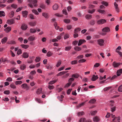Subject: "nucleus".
<instances>
[{
	"label": "nucleus",
	"instance_id": "nucleus-1",
	"mask_svg": "<svg viewBox=\"0 0 122 122\" xmlns=\"http://www.w3.org/2000/svg\"><path fill=\"white\" fill-rule=\"evenodd\" d=\"M28 1L29 2V6L31 8L33 7H36L37 6L36 4L37 2V0H28Z\"/></svg>",
	"mask_w": 122,
	"mask_h": 122
},
{
	"label": "nucleus",
	"instance_id": "nucleus-2",
	"mask_svg": "<svg viewBox=\"0 0 122 122\" xmlns=\"http://www.w3.org/2000/svg\"><path fill=\"white\" fill-rule=\"evenodd\" d=\"M111 117L112 118H113L112 119L113 121L115 120V121H117L118 122H119V121L120 119V117H116L114 115H113L112 114L110 115Z\"/></svg>",
	"mask_w": 122,
	"mask_h": 122
},
{
	"label": "nucleus",
	"instance_id": "nucleus-3",
	"mask_svg": "<svg viewBox=\"0 0 122 122\" xmlns=\"http://www.w3.org/2000/svg\"><path fill=\"white\" fill-rule=\"evenodd\" d=\"M97 42L98 44L101 46H103L104 44V41L102 39H100L97 40Z\"/></svg>",
	"mask_w": 122,
	"mask_h": 122
},
{
	"label": "nucleus",
	"instance_id": "nucleus-4",
	"mask_svg": "<svg viewBox=\"0 0 122 122\" xmlns=\"http://www.w3.org/2000/svg\"><path fill=\"white\" fill-rule=\"evenodd\" d=\"M93 120L94 122H98L100 120L101 118L99 117L95 116L93 117Z\"/></svg>",
	"mask_w": 122,
	"mask_h": 122
},
{
	"label": "nucleus",
	"instance_id": "nucleus-5",
	"mask_svg": "<svg viewBox=\"0 0 122 122\" xmlns=\"http://www.w3.org/2000/svg\"><path fill=\"white\" fill-rule=\"evenodd\" d=\"M106 21V20L104 19H100L97 21V23L99 25L105 23Z\"/></svg>",
	"mask_w": 122,
	"mask_h": 122
},
{
	"label": "nucleus",
	"instance_id": "nucleus-6",
	"mask_svg": "<svg viewBox=\"0 0 122 122\" xmlns=\"http://www.w3.org/2000/svg\"><path fill=\"white\" fill-rule=\"evenodd\" d=\"M121 63L120 62L117 63L115 61L112 64V65L114 68H117L118 67Z\"/></svg>",
	"mask_w": 122,
	"mask_h": 122
},
{
	"label": "nucleus",
	"instance_id": "nucleus-7",
	"mask_svg": "<svg viewBox=\"0 0 122 122\" xmlns=\"http://www.w3.org/2000/svg\"><path fill=\"white\" fill-rule=\"evenodd\" d=\"M37 38L34 35L31 36H29L28 39L29 41H34Z\"/></svg>",
	"mask_w": 122,
	"mask_h": 122
},
{
	"label": "nucleus",
	"instance_id": "nucleus-8",
	"mask_svg": "<svg viewBox=\"0 0 122 122\" xmlns=\"http://www.w3.org/2000/svg\"><path fill=\"white\" fill-rule=\"evenodd\" d=\"M102 30L103 32H109L110 31V28L108 27H105L103 28Z\"/></svg>",
	"mask_w": 122,
	"mask_h": 122
},
{
	"label": "nucleus",
	"instance_id": "nucleus-9",
	"mask_svg": "<svg viewBox=\"0 0 122 122\" xmlns=\"http://www.w3.org/2000/svg\"><path fill=\"white\" fill-rule=\"evenodd\" d=\"M7 23L10 25H11L14 23V20L13 19L8 20H7Z\"/></svg>",
	"mask_w": 122,
	"mask_h": 122
},
{
	"label": "nucleus",
	"instance_id": "nucleus-10",
	"mask_svg": "<svg viewBox=\"0 0 122 122\" xmlns=\"http://www.w3.org/2000/svg\"><path fill=\"white\" fill-rule=\"evenodd\" d=\"M86 41L83 39H81L79 40V42L78 44V46H80L82 44L86 42Z\"/></svg>",
	"mask_w": 122,
	"mask_h": 122
},
{
	"label": "nucleus",
	"instance_id": "nucleus-11",
	"mask_svg": "<svg viewBox=\"0 0 122 122\" xmlns=\"http://www.w3.org/2000/svg\"><path fill=\"white\" fill-rule=\"evenodd\" d=\"M114 5L116 11L117 12H119V10L118 7V5L117 4L116 2H115L114 3Z\"/></svg>",
	"mask_w": 122,
	"mask_h": 122
},
{
	"label": "nucleus",
	"instance_id": "nucleus-12",
	"mask_svg": "<svg viewBox=\"0 0 122 122\" xmlns=\"http://www.w3.org/2000/svg\"><path fill=\"white\" fill-rule=\"evenodd\" d=\"M21 28L23 30H25L27 28V26L26 24H23L21 26Z\"/></svg>",
	"mask_w": 122,
	"mask_h": 122
},
{
	"label": "nucleus",
	"instance_id": "nucleus-13",
	"mask_svg": "<svg viewBox=\"0 0 122 122\" xmlns=\"http://www.w3.org/2000/svg\"><path fill=\"white\" fill-rule=\"evenodd\" d=\"M59 7V6L57 4H55L52 7L53 10H57Z\"/></svg>",
	"mask_w": 122,
	"mask_h": 122
},
{
	"label": "nucleus",
	"instance_id": "nucleus-14",
	"mask_svg": "<svg viewBox=\"0 0 122 122\" xmlns=\"http://www.w3.org/2000/svg\"><path fill=\"white\" fill-rule=\"evenodd\" d=\"M42 16L45 18H48L49 17L48 14L46 12H43L42 13Z\"/></svg>",
	"mask_w": 122,
	"mask_h": 122
},
{
	"label": "nucleus",
	"instance_id": "nucleus-15",
	"mask_svg": "<svg viewBox=\"0 0 122 122\" xmlns=\"http://www.w3.org/2000/svg\"><path fill=\"white\" fill-rule=\"evenodd\" d=\"M98 78L97 76H95L94 75H93L91 78V80L92 81H94L98 79Z\"/></svg>",
	"mask_w": 122,
	"mask_h": 122
},
{
	"label": "nucleus",
	"instance_id": "nucleus-16",
	"mask_svg": "<svg viewBox=\"0 0 122 122\" xmlns=\"http://www.w3.org/2000/svg\"><path fill=\"white\" fill-rule=\"evenodd\" d=\"M7 37H5L2 39L1 40V43L2 44L5 43L7 41Z\"/></svg>",
	"mask_w": 122,
	"mask_h": 122
},
{
	"label": "nucleus",
	"instance_id": "nucleus-17",
	"mask_svg": "<svg viewBox=\"0 0 122 122\" xmlns=\"http://www.w3.org/2000/svg\"><path fill=\"white\" fill-rule=\"evenodd\" d=\"M28 12L26 11H23L22 12L23 17L25 18L27 17V15Z\"/></svg>",
	"mask_w": 122,
	"mask_h": 122
},
{
	"label": "nucleus",
	"instance_id": "nucleus-18",
	"mask_svg": "<svg viewBox=\"0 0 122 122\" xmlns=\"http://www.w3.org/2000/svg\"><path fill=\"white\" fill-rule=\"evenodd\" d=\"M11 30V28L10 27H8L4 29V30L7 33L10 31Z\"/></svg>",
	"mask_w": 122,
	"mask_h": 122
},
{
	"label": "nucleus",
	"instance_id": "nucleus-19",
	"mask_svg": "<svg viewBox=\"0 0 122 122\" xmlns=\"http://www.w3.org/2000/svg\"><path fill=\"white\" fill-rule=\"evenodd\" d=\"M42 92V90L41 88H39L36 91V93L38 94H39Z\"/></svg>",
	"mask_w": 122,
	"mask_h": 122
},
{
	"label": "nucleus",
	"instance_id": "nucleus-20",
	"mask_svg": "<svg viewBox=\"0 0 122 122\" xmlns=\"http://www.w3.org/2000/svg\"><path fill=\"white\" fill-rule=\"evenodd\" d=\"M26 66L24 64H23L21 65L20 68L21 70H24L26 68Z\"/></svg>",
	"mask_w": 122,
	"mask_h": 122
},
{
	"label": "nucleus",
	"instance_id": "nucleus-21",
	"mask_svg": "<svg viewBox=\"0 0 122 122\" xmlns=\"http://www.w3.org/2000/svg\"><path fill=\"white\" fill-rule=\"evenodd\" d=\"M36 23L35 21H31L29 22V25L31 26H34L36 24Z\"/></svg>",
	"mask_w": 122,
	"mask_h": 122
},
{
	"label": "nucleus",
	"instance_id": "nucleus-22",
	"mask_svg": "<svg viewBox=\"0 0 122 122\" xmlns=\"http://www.w3.org/2000/svg\"><path fill=\"white\" fill-rule=\"evenodd\" d=\"M97 11L99 13H101L103 15H105L106 13L105 11L104 10H102L99 9Z\"/></svg>",
	"mask_w": 122,
	"mask_h": 122
},
{
	"label": "nucleus",
	"instance_id": "nucleus-23",
	"mask_svg": "<svg viewBox=\"0 0 122 122\" xmlns=\"http://www.w3.org/2000/svg\"><path fill=\"white\" fill-rule=\"evenodd\" d=\"M20 46L22 48L25 49L27 48L29 46L28 45L25 44L21 45Z\"/></svg>",
	"mask_w": 122,
	"mask_h": 122
},
{
	"label": "nucleus",
	"instance_id": "nucleus-24",
	"mask_svg": "<svg viewBox=\"0 0 122 122\" xmlns=\"http://www.w3.org/2000/svg\"><path fill=\"white\" fill-rule=\"evenodd\" d=\"M23 57L25 58H27L29 56L28 54L26 52H24L23 54Z\"/></svg>",
	"mask_w": 122,
	"mask_h": 122
},
{
	"label": "nucleus",
	"instance_id": "nucleus-25",
	"mask_svg": "<svg viewBox=\"0 0 122 122\" xmlns=\"http://www.w3.org/2000/svg\"><path fill=\"white\" fill-rule=\"evenodd\" d=\"M36 31V30L34 29L30 28V32L31 33H35Z\"/></svg>",
	"mask_w": 122,
	"mask_h": 122
},
{
	"label": "nucleus",
	"instance_id": "nucleus-26",
	"mask_svg": "<svg viewBox=\"0 0 122 122\" xmlns=\"http://www.w3.org/2000/svg\"><path fill=\"white\" fill-rule=\"evenodd\" d=\"M92 18V16L90 14L86 15L85 16V18L87 20L91 19Z\"/></svg>",
	"mask_w": 122,
	"mask_h": 122
},
{
	"label": "nucleus",
	"instance_id": "nucleus-27",
	"mask_svg": "<svg viewBox=\"0 0 122 122\" xmlns=\"http://www.w3.org/2000/svg\"><path fill=\"white\" fill-rule=\"evenodd\" d=\"M79 76V75L77 73L73 74L71 76L72 77H74L75 78H78Z\"/></svg>",
	"mask_w": 122,
	"mask_h": 122
},
{
	"label": "nucleus",
	"instance_id": "nucleus-28",
	"mask_svg": "<svg viewBox=\"0 0 122 122\" xmlns=\"http://www.w3.org/2000/svg\"><path fill=\"white\" fill-rule=\"evenodd\" d=\"M66 71H63L60 72L57 74V76H62L65 74Z\"/></svg>",
	"mask_w": 122,
	"mask_h": 122
},
{
	"label": "nucleus",
	"instance_id": "nucleus-29",
	"mask_svg": "<svg viewBox=\"0 0 122 122\" xmlns=\"http://www.w3.org/2000/svg\"><path fill=\"white\" fill-rule=\"evenodd\" d=\"M61 60L58 61L57 63L56 66L57 67H59L61 65Z\"/></svg>",
	"mask_w": 122,
	"mask_h": 122
},
{
	"label": "nucleus",
	"instance_id": "nucleus-30",
	"mask_svg": "<svg viewBox=\"0 0 122 122\" xmlns=\"http://www.w3.org/2000/svg\"><path fill=\"white\" fill-rule=\"evenodd\" d=\"M84 113L83 112H78L77 115L79 117L84 115Z\"/></svg>",
	"mask_w": 122,
	"mask_h": 122
},
{
	"label": "nucleus",
	"instance_id": "nucleus-31",
	"mask_svg": "<svg viewBox=\"0 0 122 122\" xmlns=\"http://www.w3.org/2000/svg\"><path fill=\"white\" fill-rule=\"evenodd\" d=\"M74 49L75 51H79L81 50V48L80 47L78 46L75 47Z\"/></svg>",
	"mask_w": 122,
	"mask_h": 122
},
{
	"label": "nucleus",
	"instance_id": "nucleus-32",
	"mask_svg": "<svg viewBox=\"0 0 122 122\" xmlns=\"http://www.w3.org/2000/svg\"><path fill=\"white\" fill-rule=\"evenodd\" d=\"M41 58L39 57H37L36 58L35 60V61L36 62H39L41 61Z\"/></svg>",
	"mask_w": 122,
	"mask_h": 122
},
{
	"label": "nucleus",
	"instance_id": "nucleus-33",
	"mask_svg": "<svg viewBox=\"0 0 122 122\" xmlns=\"http://www.w3.org/2000/svg\"><path fill=\"white\" fill-rule=\"evenodd\" d=\"M81 30L80 28H78L75 29L74 30V33H78L80 32Z\"/></svg>",
	"mask_w": 122,
	"mask_h": 122
},
{
	"label": "nucleus",
	"instance_id": "nucleus-34",
	"mask_svg": "<svg viewBox=\"0 0 122 122\" xmlns=\"http://www.w3.org/2000/svg\"><path fill=\"white\" fill-rule=\"evenodd\" d=\"M96 101V100L94 99H92L89 102V103L91 104H93L95 103Z\"/></svg>",
	"mask_w": 122,
	"mask_h": 122
},
{
	"label": "nucleus",
	"instance_id": "nucleus-35",
	"mask_svg": "<svg viewBox=\"0 0 122 122\" xmlns=\"http://www.w3.org/2000/svg\"><path fill=\"white\" fill-rule=\"evenodd\" d=\"M64 34V32H63L62 34H61L60 35H59L57 37V40H60L62 36H63V34Z\"/></svg>",
	"mask_w": 122,
	"mask_h": 122
},
{
	"label": "nucleus",
	"instance_id": "nucleus-36",
	"mask_svg": "<svg viewBox=\"0 0 122 122\" xmlns=\"http://www.w3.org/2000/svg\"><path fill=\"white\" fill-rule=\"evenodd\" d=\"M22 83V81H16L15 82V84L16 85H18L21 84Z\"/></svg>",
	"mask_w": 122,
	"mask_h": 122
},
{
	"label": "nucleus",
	"instance_id": "nucleus-37",
	"mask_svg": "<svg viewBox=\"0 0 122 122\" xmlns=\"http://www.w3.org/2000/svg\"><path fill=\"white\" fill-rule=\"evenodd\" d=\"M14 13L13 11H11L9 13V17L10 18L13 17L14 15Z\"/></svg>",
	"mask_w": 122,
	"mask_h": 122
},
{
	"label": "nucleus",
	"instance_id": "nucleus-38",
	"mask_svg": "<svg viewBox=\"0 0 122 122\" xmlns=\"http://www.w3.org/2000/svg\"><path fill=\"white\" fill-rule=\"evenodd\" d=\"M32 12L34 13L35 15H38L39 13L38 12L37 10L34 9L32 10Z\"/></svg>",
	"mask_w": 122,
	"mask_h": 122
},
{
	"label": "nucleus",
	"instance_id": "nucleus-39",
	"mask_svg": "<svg viewBox=\"0 0 122 122\" xmlns=\"http://www.w3.org/2000/svg\"><path fill=\"white\" fill-rule=\"evenodd\" d=\"M53 54V53L50 51H49L47 53V56L49 57L51 56Z\"/></svg>",
	"mask_w": 122,
	"mask_h": 122
},
{
	"label": "nucleus",
	"instance_id": "nucleus-40",
	"mask_svg": "<svg viewBox=\"0 0 122 122\" xmlns=\"http://www.w3.org/2000/svg\"><path fill=\"white\" fill-rule=\"evenodd\" d=\"M21 87L22 88L25 89L27 88L28 87L27 85V84L24 83L22 84L21 86Z\"/></svg>",
	"mask_w": 122,
	"mask_h": 122
},
{
	"label": "nucleus",
	"instance_id": "nucleus-41",
	"mask_svg": "<svg viewBox=\"0 0 122 122\" xmlns=\"http://www.w3.org/2000/svg\"><path fill=\"white\" fill-rule=\"evenodd\" d=\"M95 11V10L94 9H92V10H88V12L89 13L92 14Z\"/></svg>",
	"mask_w": 122,
	"mask_h": 122
},
{
	"label": "nucleus",
	"instance_id": "nucleus-42",
	"mask_svg": "<svg viewBox=\"0 0 122 122\" xmlns=\"http://www.w3.org/2000/svg\"><path fill=\"white\" fill-rule=\"evenodd\" d=\"M117 90L119 92H122V85L119 86Z\"/></svg>",
	"mask_w": 122,
	"mask_h": 122
},
{
	"label": "nucleus",
	"instance_id": "nucleus-43",
	"mask_svg": "<svg viewBox=\"0 0 122 122\" xmlns=\"http://www.w3.org/2000/svg\"><path fill=\"white\" fill-rule=\"evenodd\" d=\"M71 47L70 46H67L65 48V50L68 51L70 50L71 48Z\"/></svg>",
	"mask_w": 122,
	"mask_h": 122
},
{
	"label": "nucleus",
	"instance_id": "nucleus-44",
	"mask_svg": "<svg viewBox=\"0 0 122 122\" xmlns=\"http://www.w3.org/2000/svg\"><path fill=\"white\" fill-rule=\"evenodd\" d=\"M5 16V13L3 11H0V17L4 16Z\"/></svg>",
	"mask_w": 122,
	"mask_h": 122
},
{
	"label": "nucleus",
	"instance_id": "nucleus-45",
	"mask_svg": "<svg viewBox=\"0 0 122 122\" xmlns=\"http://www.w3.org/2000/svg\"><path fill=\"white\" fill-rule=\"evenodd\" d=\"M97 111L95 110L92 111H91V112L92 115H95L97 113Z\"/></svg>",
	"mask_w": 122,
	"mask_h": 122
},
{
	"label": "nucleus",
	"instance_id": "nucleus-46",
	"mask_svg": "<svg viewBox=\"0 0 122 122\" xmlns=\"http://www.w3.org/2000/svg\"><path fill=\"white\" fill-rule=\"evenodd\" d=\"M69 37V35L68 34H66L65 35L64 37V39H66Z\"/></svg>",
	"mask_w": 122,
	"mask_h": 122
},
{
	"label": "nucleus",
	"instance_id": "nucleus-47",
	"mask_svg": "<svg viewBox=\"0 0 122 122\" xmlns=\"http://www.w3.org/2000/svg\"><path fill=\"white\" fill-rule=\"evenodd\" d=\"M10 87L13 89H15L16 88V86L14 85L13 83H12L10 85Z\"/></svg>",
	"mask_w": 122,
	"mask_h": 122
},
{
	"label": "nucleus",
	"instance_id": "nucleus-48",
	"mask_svg": "<svg viewBox=\"0 0 122 122\" xmlns=\"http://www.w3.org/2000/svg\"><path fill=\"white\" fill-rule=\"evenodd\" d=\"M56 80H54L50 81L49 83V84L50 85H52L55 83L56 81Z\"/></svg>",
	"mask_w": 122,
	"mask_h": 122
},
{
	"label": "nucleus",
	"instance_id": "nucleus-49",
	"mask_svg": "<svg viewBox=\"0 0 122 122\" xmlns=\"http://www.w3.org/2000/svg\"><path fill=\"white\" fill-rule=\"evenodd\" d=\"M70 21V20L68 19H65L64 20V22L66 23H69Z\"/></svg>",
	"mask_w": 122,
	"mask_h": 122
},
{
	"label": "nucleus",
	"instance_id": "nucleus-50",
	"mask_svg": "<svg viewBox=\"0 0 122 122\" xmlns=\"http://www.w3.org/2000/svg\"><path fill=\"white\" fill-rule=\"evenodd\" d=\"M86 61V60L84 59H82L78 61V62L79 63H81L85 62Z\"/></svg>",
	"mask_w": 122,
	"mask_h": 122
},
{
	"label": "nucleus",
	"instance_id": "nucleus-51",
	"mask_svg": "<svg viewBox=\"0 0 122 122\" xmlns=\"http://www.w3.org/2000/svg\"><path fill=\"white\" fill-rule=\"evenodd\" d=\"M83 57V56L82 55H80L77 56L76 58V59L78 60L82 58Z\"/></svg>",
	"mask_w": 122,
	"mask_h": 122
},
{
	"label": "nucleus",
	"instance_id": "nucleus-52",
	"mask_svg": "<svg viewBox=\"0 0 122 122\" xmlns=\"http://www.w3.org/2000/svg\"><path fill=\"white\" fill-rule=\"evenodd\" d=\"M63 89V88H57L56 89V90L58 92H60L62 91Z\"/></svg>",
	"mask_w": 122,
	"mask_h": 122
},
{
	"label": "nucleus",
	"instance_id": "nucleus-53",
	"mask_svg": "<svg viewBox=\"0 0 122 122\" xmlns=\"http://www.w3.org/2000/svg\"><path fill=\"white\" fill-rule=\"evenodd\" d=\"M48 87L50 90L54 89V87L53 86L49 85L48 86Z\"/></svg>",
	"mask_w": 122,
	"mask_h": 122
},
{
	"label": "nucleus",
	"instance_id": "nucleus-54",
	"mask_svg": "<svg viewBox=\"0 0 122 122\" xmlns=\"http://www.w3.org/2000/svg\"><path fill=\"white\" fill-rule=\"evenodd\" d=\"M77 60H74L71 61V64L72 65L75 64L77 63Z\"/></svg>",
	"mask_w": 122,
	"mask_h": 122
},
{
	"label": "nucleus",
	"instance_id": "nucleus-55",
	"mask_svg": "<svg viewBox=\"0 0 122 122\" xmlns=\"http://www.w3.org/2000/svg\"><path fill=\"white\" fill-rule=\"evenodd\" d=\"M86 119L84 118H81L79 120V122H85Z\"/></svg>",
	"mask_w": 122,
	"mask_h": 122
},
{
	"label": "nucleus",
	"instance_id": "nucleus-56",
	"mask_svg": "<svg viewBox=\"0 0 122 122\" xmlns=\"http://www.w3.org/2000/svg\"><path fill=\"white\" fill-rule=\"evenodd\" d=\"M22 53V51L20 49H19L17 51V54L18 55H19L21 54Z\"/></svg>",
	"mask_w": 122,
	"mask_h": 122
},
{
	"label": "nucleus",
	"instance_id": "nucleus-57",
	"mask_svg": "<svg viewBox=\"0 0 122 122\" xmlns=\"http://www.w3.org/2000/svg\"><path fill=\"white\" fill-rule=\"evenodd\" d=\"M101 3L102 5H105V6H107L108 5V3L106 2L105 1L102 2H101Z\"/></svg>",
	"mask_w": 122,
	"mask_h": 122
},
{
	"label": "nucleus",
	"instance_id": "nucleus-58",
	"mask_svg": "<svg viewBox=\"0 0 122 122\" xmlns=\"http://www.w3.org/2000/svg\"><path fill=\"white\" fill-rule=\"evenodd\" d=\"M40 7L42 9H45L46 7V5L44 4H41V5Z\"/></svg>",
	"mask_w": 122,
	"mask_h": 122
},
{
	"label": "nucleus",
	"instance_id": "nucleus-59",
	"mask_svg": "<svg viewBox=\"0 0 122 122\" xmlns=\"http://www.w3.org/2000/svg\"><path fill=\"white\" fill-rule=\"evenodd\" d=\"M4 93L6 95H8L10 93L9 90H6L4 92Z\"/></svg>",
	"mask_w": 122,
	"mask_h": 122
},
{
	"label": "nucleus",
	"instance_id": "nucleus-60",
	"mask_svg": "<svg viewBox=\"0 0 122 122\" xmlns=\"http://www.w3.org/2000/svg\"><path fill=\"white\" fill-rule=\"evenodd\" d=\"M71 83L70 82L67 83L64 86L65 88H66L69 87L71 85Z\"/></svg>",
	"mask_w": 122,
	"mask_h": 122
},
{
	"label": "nucleus",
	"instance_id": "nucleus-61",
	"mask_svg": "<svg viewBox=\"0 0 122 122\" xmlns=\"http://www.w3.org/2000/svg\"><path fill=\"white\" fill-rule=\"evenodd\" d=\"M111 88V87L110 86L106 87L104 88L103 89V90L104 91H106L109 90Z\"/></svg>",
	"mask_w": 122,
	"mask_h": 122
},
{
	"label": "nucleus",
	"instance_id": "nucleus-62",
	"mask_svg": "<svg viewBox=\"0 0 122 122\" xmlns=\"http://www.w3.org/2000/svg\"><path fill=\"white\" fill-rule=\"evenodd\" d=\"M90 24L91 25H93L95 24V21L93 20H92L90 22Z\"/></svg>",
	"mask_w": 122,
	"mask_h": 122
},
{
	"label": "nucleus",
	"instance_id": "nucleus-63",
	"mask_svg": "<svg viewBox=\"0 0 122 122\" xmlns=\"http://www.w3.org/2000/svg\"><path fill=\"white\" fill-rule=\"evenodd\" d=\"M74 78L73 77L70 78L68 80V81L69 82L71 83V82L73 81H74Z\"/></svg>",
	"mask_w": 122,
	"mask_h": 122
},
{
	"label": "nucleus",
	"instance_id": "nucleus-64",
	"mask_svg": "<svg viewBox=\"0 0 122 122\" xmlns=\"http://www.w3.org/2000/svg\"><path fill=\"white\" fill-rule=\"evenodd\" d=\"M45 3L47 5H49L51 3L50 0H46Z\"/></svg>",
	"mask_w": 122,
	"mask_h": 122
}]
</instances>
